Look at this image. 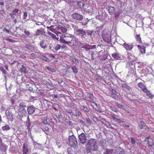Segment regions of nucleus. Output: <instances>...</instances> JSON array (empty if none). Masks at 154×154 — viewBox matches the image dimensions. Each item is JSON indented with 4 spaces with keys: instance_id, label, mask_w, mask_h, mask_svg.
<instances>
[{
    "instance_id": "44",
    "label": "nucleus",
    "mask_w": 154,
    "mask_h": 154,
    "mask_svg": "<svg viewBox=\"0 0 154 154\" xmlns=\"http://www.w3.org/2000/svg\"><path fill=\"white\" fill-rule=\"evenodd\" d=\"M46 68L48 70H49L50 71L53 72H56V70H54V69L51 67H49L48 66H47L46 67Z\"/></svg>"
},
{
    "instance_id": "64",
    "label": "nucleus",
    "mask_w": 154,
    "mask_h": 154,
    "mask_svg": "<svg viewBox=\"0 0 154 154\" xmlns=\"http://www.w3.org/2000/svg\"><path fill=\"white\" fill-rule=\"evenodd\" d=\"M2 71L3 73H4L5 74H6V73L7 72L3 68H2Z\"/></svg>"
},
{
    "instance_id": "54",
    "label": "nucleus",
    "mask_w": 154,
    "mask_h": 154,
    "mask_svg": "<svg viewBox=\"0 0 154 154\" xmlns=\"http://www.w3.org/2000/svg\"><path fill=\"white\" fill-rule=\"evenodd\" d=\"M35 34L36 35H38L40 34H42V33L40 30L38 29L35 32Z\"/></svg>"
},
{
    "instance_id": "2",
    "label": "nucleus",
    "mask_w": 154,
    "mask_h": 154,
    "mask_svg": "<svg viewBox=\"0 0 154 154\" xmlns=\"http://www.w3.org/2000/svg\"><path fill=\"white\" fill-rule=\"evenodd\" d=\"M102 36L104 41L108 43H110L111 42V35L109 31L107 29H104L102 33Z\"/></svg>"
},
{
    "instance_id": "52",
    "label": "nucleus",
    "mask_w": 154,
    "mask_h": 154,
    "mask_svg": "<svg viewBox=\"0 0 154 154\" xmlns=\"http://www.w3.org/2000/svg\"><path fill=\"white\" fill-rule=\"evenodd\" d=\"M24 32L27 35H30V32L29 31H27L26 29L24 30Z\"/></svg>"
},
{
    "instance_id": "48",
    "label": "nucleus",
    "mask_w": 154,
    "mask_h": 154,
    "mask_svg": "<svg viewBox=\"0 0 154 154\" xmlns=\"http://www.w3.org/2000/svg\"><path fill=\"white\" fill-rule=\"evenodd\" d=\"M68 154H73V151L71 148H68L67 150Z\"/></svg>"
},
{
    "instance_id": "24",
    "label": "nucleus",
    "mask_w": 154,
    "mask_h": 154,
    "mask_svg": "<svg viewBox=\"0 0 154 154\" xmlns=\"http://www.w3.org/2000/svg\"><path fill=\"white\" fill-rule=\"evenodd\" d=\"M143 92L146 93V96L150 99H152L153 98L154 96L149 91L147 90V89H146V91H144Z\"/></svg>"
},
{
    "instance_id": "56",
    "label": "nucleus",
    "mask_w": 154,
    "mask_h": 154,
    "mask_svg": "<svg viewBox=\"0 0 154 154\" xmlns=\"http://www.w3.org/2000/svg\"><path fill=\"white\" fill-rule=\"evenodd\" d=\"M93 121L95 122H96L98 121V119L96 117L94 116L93 117Z\"/></svg>"
},
{
    "instance_id": "23",
    "label": "nucleus",
    "mask_w": 154,
    "mask_h": 154,
    "mask_svg": "<svg viewBox=\"0 0 154 154\" xmlns=\"http://www.w3.org/2000/svg\"><path fill=\"white\" fill-rule=\"evenodd\" d=\"M7 116L8 118L10 120V121H12L13 120V114L12 113L9 111H8V112L7 115Z\"/></svg>"
},
{
    "instance_id": "20",
    "label": "nucleus",
    "mask_w": 154,
    "mask_h": 154,
    "mask_svg": "<svg viewBox=\"0 0 154 154\" xmlns=\"http://www.w3.org/2000/svg\"><path fill=\"white\" fill-rule=\"evenodd\" d=\"M51 103V102L50 101L45 99L43 100V104L46 109L49 107Z\"/></svg>"
},
{
    "instance_id": "59",
    "label": "nucleus",
    "mask_w": 154,
    "mask_h": 154,
    "mask_svg": "<svg viewBox=\"0 0 154 154\" xmlns=\"http://www.w3.org/2000/svg\"><path fill=\"white\" fill-rule=\"evenodd\" d=\"M6 40L7 41L11 42H14V40L12 39H10L9 38H7L6 39Z\"/></svg>"
},
{
    "instance_id": "53",
    "label": "nucleus",
    "mask_w": 154,
    "mask_h": 154,
    "mask_svg": "<svg viewBox=\"0 0 154 154\" xmlns=\"http://www.w3.org/2000/svg\"><path fill=\"white\" fill-rule=\"evenodd\" d=\"M116 106L118 108H121L123 106L122 105L119 104L118 103H116Z\"/></svg>"
},
{
    "instance_id": "25",
    "label": "nucleus",
    "mask_w": 154,
    "mask_h": 154,
    "mask_svg": "<svg viewBox=\"0 0 154 154\" xmlns=\"http://www.w3.org/2000/svg\"><path fill=\"white\" fill-rule=\"evenodd\" d=\"M38 57L41 59L46 62H49V60L47 57L44 55H41Z\"/></svg>"
},
{
    "instance_id": "60",
    "label": "nucleus",
    "mask_w": 154,
    "mask_h": 154,
    "mask_svg": "<svg viewBox=\"0 0 154 154\" xmlns=\"http://www.w3.org/2000/svg\"><path fill=\"white\" fill-rule=\"evenodd\" d=\"M3 31L6 32H7L8 33H10V31L7 29L6 28H5L3 29Z\"/></svg>"
},
{
    "instance_id": "26",
    "label": "nucleus",
    "mask_w": 154,
    "mask_h": 154,
    "mask_svg": "<svg viewBox=\"0 0 154 154\" xmlns=\"http://www.w3.org/2000/svg\"><path fill=\"white\" fill-rule=\"evenodd\" d=\"M135 37L136 40V41L138 42V43H140L142 42L140 34H137L135 36Z\"/></svg>"
},
{
    "instance_id": "27",
    "label": "nucleus",
    "mask_w": 154,
    "mask_h": 154,
    "mask_svg": "<svg viewBox=\"0 0 154 154\" xmlns=\"http://www.w3.org/2000/svg\"><path fill=\"white\" fill-rule=\"evenodd\" d=\"M113 152L112 149H106L103 154H112Z\"/></svg>"
},
{
    "instance_id": "40",
    "label": "nucleus",
    "mask_w": 154,
    "mask_h": 154,
    "mask_svg": "<svg viewBox=\"0 0 154 154\" xmlns=\"http://www.w3.org/2000/svg\"><path fill=\"white\" fill-rule=\"evenodd\" d=\"M71 68L72 69L73 72L74 73H77L78 72V69L75 66H73L71 67Z\"/></svg>"
},
{
    "instance_id": "8",
    "label": "nucleus",
    "mask_w": 154,
    "mask_h": 154,
    "mask_svg": "<svg viewBox=\"0 0 154 154\" xmlns=\"http://www.w3.org/2000/svg\"><path fill=\"white\" fill-rule=\"evenodd\" d=\"M114 154H125L124 150L120 147H118L115 151Z\"/></svg>"
},
{
    "instance_id": "9",
    "label": "nucleus",
    "mask_w": 154,
    "mask_h": 154,
    "mask_svg": "<svg viewBox=\"0 0 154 154\" xmlns=\"http://www.w3.org/2000/svg\"><path fill=\"white\" fill-rule=\"evenodd\" d=\"M69 44H69L68 45L70 46H76L78 44V39L75 38H71Z\"/></svg>"
},
{
    "instance_id": "34",
    "label": "nucleus",
    "mask_w": 154,
    "mask_h": 154,
    "mask_svg": "<svg viewBox=\"0 0 154 154\" xmlns=\"http://www.w3.org/2000/svg\"><path fill=\"white\" fill-rule=\"evenodd\" d=\"M2 128L3 131H5L9 130L11 128L8 125H5L2 127Z\"/></svg>"
},
{
    "instance_id": "51",
    "label": "nucleus",
    "mask_w": 154,
    "mask_h": 154,
    "mask_svg": "<svg viewBox=\"0 0 154 154\" xmlns=\"http://www.w3.org/2000/svg\"><path fill=\"white\" fill-rule=\"evenodd\" d=\"M19 10H14L12 12V14H10V15L11 17L13 14H15V13H17Z\"/></svg>"
},
{
    "instance_id": "21",
    "label": "nucleus",
    "mask_w": 154,
    "mask_h": 154,
    "mask_svg": "<svg viewBox=\"0 0 154 154\" xmlns=\"http://www.w3.org/2000/svg\"><path fill=\"white\" fill-rule=\"evenodd\" d=\"M121 85L122 87L123 88L126 89L129 91H130L131 90V87L126 83H124L122 84Z\"/></svg>"
},
{
    "instance_id": "46",
    "label": "nucleus",
    "mask_w": 154,
    "mask_h": 154,
    "mask_svg": "<svg viewBox=\"0 0 154 154\" xmlns=\"http://www.w3.org/2000/svg\"><path fill=\"white\" fill-rule=\"evenodd\" d=\"M82 107V109L84 111L86 112H88L89 111V109L86 106H83Z\"/></svg>"
},
{
    "instance_id": "12",
    "label": "nucleus",
    "mask_w": 154,
    "mask_h": 154,
    "mask_svg": "<svg viewBox=\"0 0 154 154\" xmlns=\"http://www.w3.org/2000/svg\"><path fill=\"white\" fill-rule=\"evenodd\" d=\"M137 47L139 50L142 54H145V53L146 48L145 47L140 45H137Z\"/></svg>"
},
{
    "instance_id": "3",
    "label": "nucleus",
    "mask_w": 154,
    "mask_h": 154,
    "mask_svg": "<svg viewBox=\"0 0 154 154\" xmlns=\"http://www.w3.org/2000/svg\"><path fill=\"white\" fill-rule=\"evenodd\" d=\"M69 145L71 147L74 148H76L78 147V143L74 135L69 136Z\"/></svg>"
},
{
    "instance_id": "14",
    "label": "nucleus",
    "mask_w": 154,
    "mask_h": 154,
    "mask_svg": "<svg viewBox=\"0 0 154 154\" xmlns=\"http://www.w3.org/2000/svg\"><path fill=\"white\" fill-rule=\"evenodd\" d=\"M8 146L4 143L0 145V151L2 152H6Z\"/></svg>"
},
{
    "instance_id": "5",
    "label": "nucleus",
    "mask_w": 154,
    "mask_h": 154,
    "mask_svg": "<svg viewBox=\"0 0 154 154\" xmlns=\"http://www.w3.org/2000/svg\"><path fill=\"white\" fill-rule=\"evenodd\" d=\"M71 38L65 36L63 38H60V41L61 42L64 44H69Z\"/></svg>"
},
{
    "instance_id": "38",
    "label": "nucleus",
    "mask_w": 154,
    "mask_h": 154,
    "mask_svg": "<svg viewBox=\"0 0 154 154\" xmlns=\"http://www.w3.org/2000/svg\"><path fill=\"white\" fill-rule=\"evenodd\" d=\"M91 58L92 60H94V59L95 58V57L96 56V52H94V51H92L91 53Z\"/></svg>"
},
{
    "instance_id": "18",
    "label": "nucleus",
    "mask_w": 154,
    "mask_h": 154,
    "mask_svg": "<svg viewBox=\"0 0 154 154\" xmlns=\"http://www.w3.org/2000/svg\"><path fill=\"white\" fill-rule=\"evenodd\" d=\"M28 152V146L25 143L23 144V154H27Z\"/></svg>"
},
{
    "instance_id": "39",
    "label": "nucleus",
    "mask_w": 154,
    "mask_h": 154,
    "mask_svg": "<svg viewBox=\"0 0 154 154\" xmlns=\"http://www.w3.org/2000/svg\"><path fill=\"white\" fill-rule=\"evenodd\" d=\"M26 107L25 103L23 102L20 103L19 105V108H25Z\"/></svg>"
},
{
    "instance_id": "55",
    "label": "nucleus",
    "mask_w": 154,
    "mask_h": 154,
    "mask_svg": "<svg viewBox=\"0 0 154 154\" xmlns=\"http://www.w3.org/2000/svg\"><path fill=\"white\" fill-rule=\"evenodd\" d=\"M110 91H111L112 93V94H117L116 91V90L114 89H111Z\"/></svg>"
},
{
    "instance_id": "22",
    "label": "nucleus",
    "mask_w": 154,
    "mask_h": 154,
    "mask_svg": "<svg viewBox=\"0 0 154 154\" xmlns=\"http://www.w3.org/2000/svg\"><path fill=\"white\" fill-rule=\"evenodd\" d=\"M146 126V125L144 122L143 121H141L140 122V124L139 125L138 128L139 130H141Z\"/></svg>"
},
{
    "instance_id": "41",
    "label": "nucleus",
    "mask_w": 154,
    "mask_h": 154,
    "mask_svg": "<svg viewBox=\"0 0 154 154\" xmlns=\"http://www.w3.org/2000/svg\"><path fill=\"white\" fill-rule=\"evenodd\" d=\"M26 69V67L23 65H22V67H21L20 69L21 72H25Z\"/></svg>"
},
{
    "instance_id": "50",
    "label": "nucleus",
    "mask_w": 154,
    "mask_h": 154,
    "mask_svg": "<svg viewBox=\"0 0 154 154\" xmlns=\"http://www.w3.org/2000/svg\"><path fill=\"white\" fill-rule=\"evenodd\" d=\"M131 143L132 144H135V139L132 137L131 138Z\"/></svg>"
},
{
    "instance_id": "58",
    "label": "nucleus",
    "mask_w": 154,
    "mask_h": 154,
    "mask_svg": "<svg viewBox=\"0 0 154 154\" xmlns=\"http://www.w3.org/2000/svg\"><path fill=\"white\" fill-rule=\"evenodd\" d=\"M28 90L29 91L32 92L34 91V90H33V89L32 87H29L28 88Z\"/></svg>"
},
{
    "instance_id": "7",
    "label": "nucleus",
    "mask_w": 154,
    "mask_h": 154,
    "mask_svg": "<svg viewBox=\"0 0 154 154\" xmlns=\"http://www.w3.org/2000/svg\"><path fill=\"white\" fill-rule=\"evenodd\" d=\"M72 17L75 20H82L83 19V16L78 13H75L72 14Z\"/></svg>"
},
{
    "instance_id": "42",
    "label": "nucleus",
    "mask_w": 154,
    "mask_h": 154,
    "mask_svg": "<svg viewBox=\"0 0 154 154\" xmlns=\"http://www.w3.org/2000/svg\"><path fill=\"white\" fill-rule=\"evenodd\" d=\"M70 60H71V61L75 63H79V61L77 60L74 57L70 58Z\"/></svg>"
},
{
    "instance_id": "63",
    "label": "nucleus",
    "mask_w": 154,
    "mask_h": 154,
    "mask_svg": "<svg viewBox=\"0 0 154 154\" xmlns=\"http://www.w3.org/2000/svg\"><path fill=\"white\" fill-rule=\"evenodd\" d=\"M80 122L83 125H85V122L84 121L82 120H80Z\"/></svg>"
},
{
    "instance_id": "13",
    "label": "nucleus",
    "mask_w": 154,
    "mask_h": 154,
    "mask_svg": "<svg viewBox=\"0 0 154 154\" xmlns=\"http://www.w3.org/2000/svg\"><path fill=\"white\" fill-rule=\"evenodd\" d=\"M109 12L111 15L114 14V16L116 17H117L119 16V11L116 10H108Z\"/></svg>"
},
{
    "instance_id": "57",
    "label": "nucleus",
    "mask_w": 154,
    "mask_h": 154,
    "mask_svg": "<svg viewBox=\"0 0 154 154\" xmlns=\"http://www.w3.org/2000/svg\"><path fill=\"white\" fill-rule=\"evenodd\" d=\"M4 4L3 2H0V6H1V8L2 9L4 7Z\"/></svg>"
},
{
    "instance_id": "15",
    "label": "nucleus",
    "mask_w": 154,
    "mask_h": 154,
    "mask_svg": "<svg viewBox=\"0 0 154 154\" xmlns=\"http://www.w3.org/2000/svg\"><path fill=\"white\" fill-rule=\"evenodd\" d=\"M27 110L29 114H32L35 111V108L33 106H31L28 107Z\"/></svg>"
},
{
    "instance_id": "49",
    "label": "nucleus",
    "mask_w": 154,
    "mask_h": 154,
    "mask_svg": "<svg viewBox=\"0 0 154 154\" xmlns=\"http://www.w3.org/2000/svg\"><path fill=\"white\" fill-rule=\"evenodd\" d=\"M42 130L44 131H48L49 130V128L47 126H45L43 128Z\"/></svg>"
},
{
    "instance_id": "37",
    "label": "nucleus",
    "mask_w": 154,
    "mask_h": 154,
    "mask_svg": "<svg viewBox=\"0 0 154 154\" xmlns=\"http://www.w3.org/2000/svg\"><path fill=\"white\" fill-rule=\"evenodd\" d=\"M112 56L114 59L116 60H118L120 57L118 54L117 53H114L112 54Z\"/></svg>"
},
{
    "instance_id": "1",
    "label": "nucleus",
    "mask_w": 154,
    "mask_h": 154,
    "mask_svg": "<svg viewBox=\"0 0 154 154\" xmlns=\"http://www.w3.org/2000/svg\"><path fill=\"white\" fill-rule=\"evenodd\" d=\"M87 152L97 151L99 149L97 140L94 138H91L87 140L85 145Z\"/></svg>"
},
{
    "instance_id": "30",
    "label": "nucleus",
    "mask_w": 154,
    "mask_h": 154,
    "mask_svg": "<svg viewBox=\"0 0 154 154\" xmlns=\"http://www.w3.org/2000/svg\"><path fill=\"white\" fill-rule=\"evenodd\" d=\"M88 98L91 99L92 100H93L94 99V96L93 94L89 92L86 93Z\"/></svg>"
},
{
    "instance_id": "47",
    "label": "nucleus",
    "mask_w": 154,
    "mask_h": 154,
    "mask_svg": "<svg viewBox=\"0 0 154 154\" xmlns=\"http://www.w3.org/2000/svg\"><path fill=\"white\" fill-rule=\"evenodd\" d=\"M66 112L68 113L71 114L72 113V110L69 108L66 109Z\"/></svg>"
},
{
    "instance_id": "6",
    "label": "nucleus",
    "mask_w": 154,
    "mask_h": 154,
    "mask_svg": "<svg viewBox=\"0 0 154 154\" xmlns=\"http://www.w3.org/2000/svg\"><path fill=\"white\" fill-rule=\"evenodd\" d=\"M144 141L145 142H147L146 144L148 145V147H152L154 145L153 139L149 137L145 138Z\"/></svg>"
},
{
    "instance_id": "32",
    "label": "nucleus",
    "mask_w": 154,
    "mask_h": 154,
    "mask_svg": "<svg viewBox=\"0 0 154 154\" xmlns=\"http://www.w3.org/2000/svg\"><path fill=\"white\" fill-rule=\"evenodd\" d=\"M75 115L76 116H79L81 115V113L79 110H78L77 108H75Z\"/></svg>"
},
{
    "instance_id": "36",
    "label": "nucleus",
    "mask_w": 154,
    "mask_h": 154,
    "mask_svg": "<svg viewBox=\"0 0 154 154\" xmlns=\"http://www.w3.org/2000/svg\"><path fill=\"white\" fill-rule=\"evenodd\" d=\"M25 47L26 48L30 50H33L34 49V47L33 46L28 44L26 45H25Z\"/></svg>"
},
{
    "instance_id": "29",
    "label": "nucleus",
    "mask_w": 154,
    "mask_h": 154,
    "mask_svg": "<svg viewBox=\"0 0 154 154\" xmlns=\"http://www.w3.org/2000/svg\"><path fill=\"white\" fill-rule=\"evenodd\" d=\"M110 117L112 118V119L116 122H118L119 119L116 118L114 114L113 113H112L110 115Z\"/></svg>"
},
{
    "instance_id": "11",
    "label": "nucleus",
    "mask_w": 154,
    "mask_h": 154,
    "mask_svg": "<svg viewBox=\"0 0 154 154\" xmlns=\"http://www.w3.org/2000/svg\"><path fill=\"white\" fill-rule=\"evenodd\" d=\"M123 46L125 49L128 51H131L133 47L132 44L127 43H124Z\"/></svg>"
},
{
    "instance_id": "17",
    "label": "nucleus",
    "mask_w": 154,
    "mask_h": 154,
    "mask_svg": "<svg viewBox=\"0 0 154 154\" xmlns=\"http://www.w3.org/2000/svg\"><path fill=\"white\" fill-rule=\"evenodd\" d=\"M77 4L78 5L79 8L81 9H84L85 10L87 9V8L85 7V6H86V7L88 5L87 4H85L81 2H78L77 3Z\"/></svg>"
},
{
    "instance_id": "16",
    "label": "nucleus",
    "mask_w": 154,
    "mask_h": 154,
    "mask_svg": "<svg viewBox=\"0 0 154 154\" xmlns=\"http://www.w3.org/2000/svg\"><path fill=\"white\" fill-rule=\"evenodd\" d=\"M138 85L143 92L146 91L147 88L143 83L142 82L139 83L138 84Z\"/></svg>"
},
{
    "instance_id": "43",
    "label": "nucleus",
    "mask_w": 154,
    "mask_h": 154,
    "mask_svg": "<svg viewBox=\"0 0 154 154\" xmlns=\"http://www.w3.org/2000/svg\"><path fill=\"white\" fill-rule=\"evenodd\" d=\"M85 120L87 122V123L89 124L90 125H91L92 124V122L91 120L89 118H85Z\"/></svg>"
},
{
    "instance_id": "10",
    "label": "nucleus",
    "mask_w": 154,
    "mask_h": 154,
    "mask_svg": "<svg viewBox=\"0 0 154 154\" xmlns=\"http://www.w3.org/2000/svg\"><path fill=\"white\" fill-rule=\"evenodd\" d=\"M76 34L77 35H80L82 37H83L86 35V33L83 30L79 29L76 31Z\"/></svg>"
},
{
    "instance_id": "19",
    "label": "nucleus",
    "mask_w": 154,
    "mask_h": 154,
    "mask_svg": "<svg viewBox=\"0 0 154 154\" xmlns=\"http://www.w3.org/2000/svg\"><path fill=\"white\" fill-rule=\"evenodd\" d=\"M18 111L21 116L25 115L26 113L25 108H19Z\"/></svg>"
},
{
    "instance_id": "62",
    "label": "nucleus",
    "mask_w": 154,
    "mask_h": 154,
    "mask_svg": "<svg viewBox=\"0 0 154 154\" xmlns=\"http://www.w3.org/2000/svg\"><path fill=\"white\" fill-rule=\"evenodd\" d=\"M36 54L34 53H32L30 54V57H35Z\"/></svg>"
},
{
    "instance_id": "4",
    "label": "nucleus",
    "mask_w": 154,
    "mask_h": 154,
    "mask_svg": "<svg viewBox=\"0 0 154 154\" xmlns=\"http://www.w3.org/2000/svg\"><path fill=\"white\" fill-rule=\"evenodd\" d=\"M79 137L81 143L84 144L86 143L87 138L84 133H82L79 135Z\"/></svg>"
},
{
    "instance_id": "45",
    "label": "nucleus",
    "mask_w": 154,
    "mask_h": 154,
    "mask_svg": "<svg viewBox=\"0 0 154 154\" xmlns=\"http://www.w3.org/2000/svg\"><path fill=\"white\" fill-rule=\"evenodd\" d=\"M61 47V46L60 45L57 44L56 45V46L55 48V49L56 51H58V50H59V49H60Z\"/></svg>"
},
{
    "instance_id": "61",
    "label": "nucleus",
    "mask_w": 154,
    "mask_h": 154,
    "mask_svg": "<svg viewBox=\"0 0 154 154\" xmlns=\"http://www.w3.org/2000/svg\"><path fill=\"white\" fill-rule=\"evenodd\" d=\"M27 16V13L26 12H24V13L23 16V19H26Z\"/></svg>"
},
{
    "instance_id": "33",
    "label": "nucleus",
    "mask_w": 154,
    "mask_h": 154,
    "mask_svg": "<svg viewBox=\"0 0 154 154\" xmlns=\"http://www.w3.org/2000/svg\"><path fill=\"white\" fill-rule=\"evenodd\" d=\"M61 32L63 33H65L66 32L67 30L65 27H61L59 29Z\"/></svg>"
},
{
    "instance_id": "28",
    "label": "nucleus",
    "mask_w": 154,
    "mask_h": 154,
    "mask_svg": "<svg viewBox=\"0 0 154 154\" xmlns=\"http://www.w3.org/2000/svg\"><path fill=\"white\" fill-rule=\"evenodd\" d=\"M110 97L117 100H120V98L119 96L117 95L116 94H111L110 95Z\"/></svg>"
},
{
    "instance_id": "35",
    "label": "nucleus",
    "mask_w": 154,
    "mask_h": 154,
    "mask_svg": "<svg viewBox=\"0 0 154 154\" xmlns=\"http://www.w3.org/2000/svg\"><path fill=\"white\" fill-rule=\"evenodd\" d=\"M40 45L41 47L43 48H45L47 47V45L44 43V40H42L40 42Z\"/></svg>"
},
{
    "instance_id": "31",
    "label": "nucleus",
    "mask_w": 154,
    "mask_h": 154,
    "mask_svg": "<svg viewBox=\"0 0 154 154\" xmlns=\"http://www.w3.org/2000/svg\"><path fill=\"white\" fill-rule=\"evenodd\" d=\"M90 105L92 106L93 108L97 110V104L94 102H90Z\"/></svg>"
}]
</instances>
